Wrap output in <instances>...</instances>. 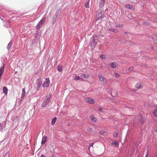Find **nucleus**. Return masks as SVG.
I'll return each instance as SVG.
<instances>
[{
  "instance_id": "1",
  "label": "nucleus",
  "mask_w": 157,
  "mask_h": 157,
  "mask_svg": "<svg viewBox=\"0 0 157 157\" xmlns=\"http://www.w3.org/2000/svg\"><path fill=\"white\" fill-rule=\"evenodd\" d=\"M98 34H93L90 39V47L92 49H94L97 45L98 41Z\"/></svg>"
},
{
  "instance_id": "2",
  "label": "nucleus",
  "mask_w": 157,
  "mask_h": 157,
  "mask_svg": "<svg viewBox=\"0 0 157 157\" xmlns=\"http://www.w3.org/2000/svg\"><path fill=\"white\" fill-rule=\"evenodd\" d=\"M96 21L101 20L104 17V15L102 14V11L99 9L96 12Z\"/></svg>"
},
{
  "instance_id": "3",
  "label": "nucleus",
  "mask_w": 157,
  "mask_h": 157,
  "mask_svg": "<svg viewBox=\"0 0 157 157\" xmlns=\"http://www.w3.org/2000/svg\"><path fill=\"white\" fill-rule=\"evenodd\" d=\"M50 82V81L49 78H46L45 81H44L42 85V86L44 88L48 87L49 86Z\"/></svg>"
},
{
  "instance_id": "4",
  "label": "nucleus",
  "mask_w": 157,
  "mask_h": 157,
  "mask_svg": "<svg viewBox=\"0 0 157 157\" xmlns=\"http://www.w3.org/2000/svg\"><path fill=\"white\" fill-rule=\"evenodd\" d=\"M42 82L41 80V79L40 78H38L36 80V86L37 90L38 91L41 86Z\"/></svg>"
},
{
  "instance_id": "5",
  "label": "nucleus",
  "mask_w": 157,
  "mask_h": 157,
  "mask_svg": "<svg viewBox=\"0 0 157 157\" xmlns=\"http://www.w3.org/2000/svg\"><path fill=\"white\" fill-rule=\"evenodd\" d=\"M143 87V86L142 85V83L140 82L137 83L135 86V88L133 89V91H136L140 88H142Z\"/></svg>"
},
{
  "instance_id": "6",
  "label": "nucleus",
  "mask_w": 157,
  "mask_h": 157,
  "mask_svg": "<svg viewBox=\"0 0 157 157\" xmlns=\"http://www.w3.org/2000/svg\"><path fill=\"white\" fill-rule=\"evenodd\" d=\"M7 122L6 119L3 121L2 123H0V126L1 127V130L2 131L3 130H4L6 128Z\"/></svg>"
},
{
  "instance_id": "7",
  "label": "nucleus",
  "mask_w": 157,
  "mask_h": 157,
  "mask_svg": "<svg viewBox=\"0 0 157 157\" xmlns=\"http://www.w3.org/2000/svg\"><path fill=\"white\" fill-rule=\"evenodd\" d=\"M98 77L100 80L104 84H106L107 83V81L104 76H102L101 75H99Z\"/></svg>"
},
{
  "instance_id": "8",
  "label": "nucleus",
  "mask_w": 157,
  "mask_h": 157,
  "mask_svg": "<svg viewBox=\"0 0 157 157\" xmlns=\"http://www.w3.org/2000/svg\"><path fill=\"white\" fill-rule=\"evenodd\" d=\"M61 10L62 9L61 8H59L57 10L55 13V15L53 16L57 18H59L61 13Z\"/></svg>"
},
{
  "instance_id": "9",
  "label": "nucleus",
  "mask_w": 157,
  "mask_h": 157,
  "mask_svg": "<svg viewBox=\"0 0 157 157\" xmlns=\"http://www.w3.org/2000/svg\"><path fill=\"white\" fill-rule=\"evenodd\" d=\"M85 101L88 103L93 104L95 102V100L91 98H88L86 99Z\"/></svg>"
},
{
  "instance_id": "10",
  "label": "nucleus",
  "mask_w": 157,
  "mask_h": 157,
  "mask_svg": "<svg viewBox=\"0 0 157 157\" xmlns=\"http://www.w3.org/2000/svg\"><path fill=\"white\" fill-rule=\"evenodd\" d=\"M105 0H99V7L100 8H102L105 5Z\"/></svg>"
},
{
  "instance_id": "11",
  "label": "nucleus",
  "mask_w": 157,
  "mask_h": 157,
  "mask_svg": "<svg viewBox=\"0 0 157 157\" xmlns=\"http://www.w3.org/2000/svg\"><path fill=\"white\" fill-rule=\"evenodd\" d=\"M46 19V16H44L42 19L38 23L40 25H42L44 24Z\"/></svg>"
},
{
  "instance_id": "12",
  "label": "nucleus",
  "mask_w": 157,
  "mask_h": 157,
  "mask_svg": "<svg viewBox=\"0 0 157 157\" xmlns=\"http://www.w3.org/2000/svg\"><path fill=\"white\" fill-rule=\"evenodd\" d=\"M117 62L116 61H114L111 63L109 64L110 67L112 68H115L117 66Z\"/></svg>"
},
{
  "instance_id": "13",
  "label": "nucleus",
  "mask_w": 157,
  "mask_h": 157,
  "mask_svg": "<svg viewBox=\"0 0 157 157\" xmlns=\"http://www.w3.org/2000/svg\"><path fill=\"white\" fill-rule=\"evenodd\" d=\"M47 137L46 136H44L43 137L42 141L41 142V144L42 145H44L47 142Z\"/></svg>"
},
{
  "instance_id": "14",
  "label": "nucleus",
  "mask_w": 157,
  "mask_h": 157,
  "mask_svg": "<svg viewBox=\"0 0 157 157\" xmlns=\"http://www.w3.org/2000/svg\"><path fill=\"white\" fill-rule=\"evenodd\" d=\"M90 118L93 122L95 123L97 122V118L93 115H91L90 117Z\"/></svg>"
},
{
  "instance_id": "15",
  "label": "nucleus",
  "mask_w": 157,
  "mask_h": 157,
  "mask_svg": "<svg viewBox=\"0 0 157 157\" xmlns=\"http://www.w3.org/2000/svg\"><path fill=\"white\" fill-rule=\"evenodd\" d=\"M49 102L45 100H44L42 103L41 106L43 107H45L47 106Z\"/></svg>"
},
{
  "instance_id": "16",
  "label": "nucleus",
  "mask_w": 157,
  "mask_h": 157,
  "mask_svg": "<svg viewBox=\"0 0 157 157\" xmlns=\"http://www.w3.org/2000/svg\"><path fill=\"white\" fill-rule=\"evenodd\" d=\"M18 117L17 116H16L13 118H12L11 120L13 124H16L18 119Z\"/></svg>"
},
{
  "instance_id": "17",
  "label": "nucleus",
  "mask_w": 157,
  "mask_h": 157,
  "mask_svg": "<svg viewBox=\"0 0 157 157\" xmlns=\"http://www.w3.org/2000/svg\"><path fill=\"white\" fill-rule=\"evenodd\" d=\"M107 31L109 32H113L114 33H117L118 32V30L117 29L109 28L107 29Z\"/></svg>"
},
{
  "instance_id": "18",
  "label": "nucleus",
  "mask_w": 157,
  "mask_h": 157,
  "mask_svg": "<svg viewBox=\"0 0 157 157\" xmlns=\"http://www.w3.org/2000/svg\"><path fill=\"white\" fill-rule=\"evenodd\" d=\"M51 98L52 95L51 94H49L48 96H47L45 97L44 100L49 102Z\"/></svg>"
},
{
  "instance_id": "19",
  "label": "nucleus",
  "mask_w": 157,
  "mask_h": 157,
  "mask_svg": "<svg viewBox=\"0 0 157 157\" xmlns=\"http://www.w3.org/2000/svg\"><path fill=\"white\" fill-rule=\"evenodd\" d=\"M139 121L142 125L145 122V120L143 118L142 115L140 116V118L139 119Z\"/></svg>"
},
{
  "instance_id": "20",
  "label": "nucleus",
  "mask_w": 157,
  "mask_h": 157,
  "mask_svg": "<svg viewBox=\"0 0 157 157\" xmlns=\"http://www.w3.org/2000/svg\"><path fill=\"white\" fill-rule=\"evenodd\" d=\"M2 90L3 93L5 94H7L8 90L6 87V86H4L2 88Z\"/></svg>"
},
{
  "instance_id": "21",
  "label": "nucleus",
  "mask_w": 157,
  "mask_h": 157,
  "mask_svg": "<svg viewBox=\"0 0 157 157\" xmlns=\"http://www.w3.org/2000/svg\"><path fill=\"white\" fill-rule=\"evenodd\" d=\"M25 94V88H23L22 90V93L21 94V98L23 99L24 97Z\"/></svg>"
},
{
  "instance_id": "22",
  "label": "nucleus",
  "mask_w": 157,
  "mask_h": 157,
  "mask_svg": "<svg viewBox=\"0 0 157 157\" xmlns=\"http://www.w3.org/2000/svg\"><path fill=\"white\" fill-rule=\"evenodd\" d=\"M12 44L13 42L11 41H10L8 44L6 48L8 51L10 49V48L12 47Z\"/></svg>"
},
{
  "instance_id": "23",
  "label": "nucleus",
  "mask_w": 157,
  "mask_h": 157,
  "mask_svg": "<svg viewBox=\"0 0 157 157\" xmlns=\"http://www.w3.org/2000/svg\"><path fill=\"white\" fill-rule=\"evenodd\" d=\"M57 118L56 117H54L53 118L52 120L51 124L52 125H53L55 124Z\"/></svg>"
},
{
  "instance_id": "24",
  "label": "nucleus",
  "mask_w": 157,
  "mask_h": 157,
  "mask_svg": "<svg viewBox=\"0 0 157 157\" xmlns=\"http://www.w3.org/2000/svg\"><path fill=\"white\" fill-rule=\"evenodd\" d=\"M111 144L115 145L116 147H118L119 143L118 141H113L111 143Z\"/></svg>"
},
{
  "instance_id": "25",
  "label": "nucleus",
  "mask_w": 157,
  "mask_h": 157,
  "mask_svg": "<svg viewBox=\"0 0 157 157\" xmlns=\"http://www.w3.org/2000/svg\"><path fill=\"white\" fill-rule=\"evenodd\" d=\"M151 38L154 43L157 44V37L155 36L154 37H152Z\"/></svg>"
},
{
  "instance_id": "26",
  "label": "nucleus",
  "mask_w": 157,
  "mask_h": 157,
  "mask_svg": "<svg viewBox=\"0 0 157 157\" xmlns=\"http://www.w3.org/2000/svg\"><path fill=\"white\" fill-rule=\"evenodd\" d=\"M134 70V69L133 66H131L130 67H129L128 69H127L126 71L130 72L133 71Z\"/></svg>"
},
{
  "instance_id": "27",
  "label": "nucleus",
  "mask_w": 157,
  "mask_h": 157,
  "mask_svg": "<svg viewBox=\"0 0 157 157\" xmlns=\"http://www.w3.org/2000/svg\"><path fill=\"white\" fill-rule=\"evenodd\" d=\"M152 114L154 117H157V109L154 110L152 112Z\"/></svg>"
},
{
  "instance_id": "28",
  "label": "nucleus",
  "mask_w": 157,
  "mask_h": 157,
  "mask_svg": "<svg viewBox=\"0 0 157 157\" xmlns=\"http://www.w3.org/2000/svg\"><path fill=\"white\" fill-rule=\"evenodd\" d=\"M118 136V134L117 132L115 131L113 133V136L115 138H117Z\"/></svg>"
},
{
  "instance_id": "29",
  "label": "nucleus",
  "mask_w": 157,
  "mask_h": 157,
  "mask_svg": "<svg viewBox=\"0 0 157 157\" xmlns=\"http://www.w3.org/2000/svg\"><path fill=\"white\" fill-rule=\"evenodd\" d=\"M57 70L59 72L62 71V66L58 65L57 67Z\"/></svg>"
},
{
  "instance_id": "30",
  "label": "nucleus",
  "mask_w": 157,
  "mask_h": 157,
  "mask_svg": "<svg viewBox=\"0 0 157 157\" xmlns=\"http://www.w3.org/2000/svg\"><path fill=\"white\" fill-rule=\"evenodd\" d=\"M126 7L128 9H131L133 7V6L130 4H127L126 5Z\"/></svg>"
},
{
  "instance_id": "31",
  "label": "nucleus",
  "mask_w": 157,
  "mask_h": 157,
  "mask_svg": "<svg viewBox=\"0 0 157 157\" xmlns=\"http://www.w3.org/2000/svg\"><path fill=\"white\" fill-rule=\"evenodd\" d=\"M100 58L102 59H105L106 58V57L105 55L102 54L100 56Z\"/></svg>"
},
{
  "instance_id": "32",
  "label": "nucleus",
  "mask_w": 157,
  "mask_h": 157,
  "mask_svg": "<svg viewBox=\"0 0 157 157\" xmlns=\"http://www.w3.org/2000/svg\"><path fill=\"white\" fill-rule=\"evenodd\" d=\"M84 78L88 79L89 78V76L86 74H82Z\"/></svg>"
},
{
  "instance_id": "33",
  "label": "nucleus",
  "mask_w": 157,
  "mask_h": 157,
  "mask_svg": "<svg viewBox=\"0 0 157 157\" xmlns=\"http://www.w3.org/2000/svg\"><path fill=\"white\" fill-rule=\"evenodd\" d=\"M87 130L90 133H91L93 131L92 128L89 127H87Z\"/></svg>"
},
{
  "instance_id": "34",
  "label": "nucleus",
  "mask_w": 157,
  "mask_h": 157,
  "mask_svg": "<svg viewBox=\"0 0 157 157\" xmlns=\"http://www.w3.org/2000/svg\"><path fill=\"white\" fill-rule=\"evenodd\" d=\"M89 0L88 2L86 3L84 5L85 7L86 8H89Z\"/></svg>"
},
{
  "instance_id": "35",
  "label": "nucleus",
  "mask_w": 157,
  "mask_h": 157,
  "mask_svg": "<svg viewBox=\"0 0 157 157\" xmlns=\"http://www.w3.org/2000/svg\"><path fill=\"white\" fill-rule=\"evenodd\" d=\"M99 133L102 135H106L107 134V132H106L104 131L103 130H101L100 132Z\"/></svg>"
},
{
  "instance_id": "36",
  "label": "nucleus",
  "mask_w": 157,
  "mask_h": 157,
  "mask_svg": "<svg viewBox=\"0 0 157 157\" xmlns=\"http://www.w3.org/2000/svg\"><path fill=\"white\" fill-rule=\"evenodd\" d=\"M74 79L75 81H78V80H80V78L78 76L76 75L74 77Z\"/></svg>"
},
{
  "instance_id": "37",
  "label": "nucleus",
  "mask_w": 157,
  "mask_h": 157,
  "mask_svg": "<svg viewBox=\"0 0 157 157\" xmlns=\"http://www.w3.org/2000/svg\"><path fill=\"white\" fill-rule=\"evenodd\" d=\"M18 17L17 16H12L11 17V19H12V20H13V21H15L17 20V18Z\"/></svg>"
},
{
  "instance_id": "38",
  "label": "nucleus",
  "mask_w": 157,
  "mask_h": 157,
  "mask_svg": "<svg viewBox=\"0 0 157 157\" xmlns=\"http://www.w3.org/2000/svg\"><path fill=\"white\" fill-rule=\"evenodd\" d=\"M150 24V22L147 21H145L144 23V25H149Z\"/></svg>"
},
{
  "instance_id": "39",
  "label": "nucleus",
  "mask_w": 157,
  "mask_h": 157,
  "mask_svg": "<svg viewBox=\"0 0 157 157\" xmlns=\"http://www.w3.org/2000/svg\"><path fill=\"white\" fill-rule=\"evenodd\" d=\"M123 24H118V25H115V27H118V28H122L123 27Z\"/></svg>"
},
{
  "instance_id": "40",
  "label": "nucleus",
  "mask_w": 157,
  "mask_h": 157,
  "mask_svg": "<svg viewBox=\"0 0 157 157\" xmlns=\"http://www.w3.org/2000/svg\"><path fill=\"white\" fill-rule=\"evenodd\" d=\"M41 26V25L38 23L36 26V28L37 29H39Z\"/></svg>"
},
{
  "instance_id": "41",
  "label": "nucleus",
  "mask_w": 157,
  "mask_h": 157,
  "mask_svg": "<svg viewBox=\"0 0 157 157\" xmlns=\"http://www.w3.org/2000/svg\"><path fill=\"white\" fill-rule=\"evenodd\" d=\"M10 156V153L9 152L6 153L4 157H9Z\"/></svg>"
},
{
  "instance_id": "42",
  "label": "nucleus",
  "mask_w": 157,
  "mask_h": 157,
  "mask_svg": "<svg viewBox=\"0 0 157 157\" xmlns=\"http://www.w3.org/2000/svg\"><path fill=\"white\" fill-rule=\"evenodd\" d=\"M115 77L116 78H119V77L120 75L117 73H115Z\"/></svg>"
},
{
  "instance_id": "43",
  "label": "nucleus",
  "mask_w": 157,
  "mask_h": 157,
  "mask_svg": "<svg viewBox=\"0 0 157 157\" xmlns=\"http://www.w3.org/2000/svg\"><path fill=\"white\" fill-rule=\"evenodd\" d=\"M6 22L7 24V27H10V25L8 24L10 23V21H8Z\"/></svg>"
},
{
  "instance_id": "44",
  "label": "nucleus",
  "mask_w": 157,
  "mask_h": 157,
  "mask_svg": "<svg viewBox=\"0 0 157 157\" xmlns=\"http://www.w3.org/2000/svg\"><path fill=\"white\" fill-rule=\"evenodd\" d=\"M56 21L52 19V24L53 25L55 24L56 23Z\"/></svg>"
},
{
  "instance_id": "45",
  "label": "nucleus",
  "mask_w": 157,
  "mask_h": 157,
  "mask_svg": "<svg viewBox=\"0 0 157 157\" xmlns=\"http://www.w3.org/2000/svg\"><path fill=\"white\" fill-rule=\"evenodd\" d=\"M98 111L100 112H102L103 110L102 108H99L98 109Z\"/></svg>"
},
{
  "instance_id": "46",
  "label": "nucleus",
  "mask_w": 157,
  "mask_h": 157,
  "mask_svg": "<svg viewBox=\"0 0 157 157\" xmlns=\"http://www.w3.org/2000/svg\"><path fill=\"white\" fill-rule=\"evenodd\" d=\"M148 152H149V151H148V150L147 149V154H146V155L145 157H148Z\"/></svg>"
},
{
  "instance_id": "47",
  "label": "nucleus",
  "mask_w": 157,
  "mask_h": 157,
  "mask_svg": "<svg viewBox=\"0 0 157 157\" xmlns=\"http://www.w3.org/2000/svg\"><path fill=\"white\" fill-rule=\"evenodd\" d=\"M94 143H90L89 144V146L90 147H91V146H92L93 147V145L94 144Z\"/></svg>"
},
{
  "instance_id": "48",
  "label": "nucleus",
  "mask_w": 157,
  "mask_h": 157,
  "mask_svg": "<svg viewBox=\"0 0 157 157\" xmlns=\"http://www.w3.org/2000/svg\"><path fill=\"white\" fill-rule=\"evenodd\" d=\"M57 19V18L55 17L54 16H53L52 17V19L55 20L56 21V19Z\"/></svg>"
},
{
  "instance_id": "49",
  "label": "nucleus",
  "mask_w": 157,
  "mask_h": 157,
  "mask_svg": "<svg viewBox=\"0 0 157 157\" xmlns=\"http://www.w3.org/2000/svg\"><path fill=\"white\" fill-rule=\"evenodd\" d=\"M40 157H46L45 156L44 154H42Z\"/></svg>"
},
{
  "instance_id": "50",
  "label": "nucleus",
  "mask_w": 157,
  "mask_h": 157,
  "mask_svg": "<svg viewBox=\"0 0 157 157\" xmlns=\"http://www.w3.org/2000/svg\"><path fill=\"white\" fill-rule=\"evenodd\" d=\"M100 67L101 68H103V64H100Z\"/></svg>"
},
{
  "instance_id": "51",
  "label": "nucleus",
  "mask_w": 157,
  "mask_h": 157,
  "mask_svg": "<svg viewBox=\"0 0 157 157\" xmlns=\"http://www.w3.org/2000/svg\"><path fill=\"white\" fill-rule=\"evenodd\" d=\"M124 34L125 35H127L128 34V33L127 32H124Z\"/></svg>"
},
{
  "instance_id": "52",
  "label": "nucleus",
  "mask_w": 157,
  "mask_h": 157,
  "mask_svg": "<svg viewBox=\"0 0 157 157\" xmlns=\"http://www.w3.org/2000/svg\"><path fill=\"white\" fill-rule=\"evenodd\" d=\"M56 155H54V154H53L52 155V157H56Z\"/></svg>"
},
{
  "instance_id": "53",
  "label": "nucleus",
  "mask_w": 157,
  "mask_h": 157,
  "mask_svg": "<svg viewBox=\"0 0 157 157\" xmlns=\"http://www.w3.org/2000/svg\"><path fill=\"white\" fill-rule=\"evenodd\" d=\"M151 48L152 50H153L154 49V47L153 46H151Z\"/></svg>"
},
{
  "instance_id": "54",
  "label": "nucleus",
  "mask_w": 157,
  "mask_h": 157,
  "mask_svg": "<svg viewBox=\"0 0 157 157\" xmlns=\"http://www.w3.org/2000/svg\"><path fill=\"white\" fill-rule=\"evenodd\" d=\"M79 80H81V81H83V78H80V79Z\"/></svg>"
},
{
  "instance_id": "55",
  "label": "nucleus",
  "mask_w": 157,
  "mask_h": 157,
  "mask_svg": "<svg viewBox=\"0 0 157 157\" xmlns=\"http://www.w3.org/2000/svg\"><path fill=\"white\" fill-rule=\"evenodd\" d=\"M0 19L2 21H3V19L0 16Z\"/></svg>"
},
{
  "instance_id": "56",
  "label": "nucleus",
  "mask_w": 157,
  "mask_h": 157,
  "mask_svg": "<svg viewBox=\"0 0 157 157\" xmlns=\"http://www.w3.org/2000/svg\"><path fill=\"white\" fill-rule=\"evenodd\" d=\"M23 99H21H21H20V102H21L22 101V100Z\"/></svg>"
},
{
  "instance_id": "57",
  "label": "nucleus",
  "mask_w": 157,
  "mask_h": 157,
  "mask_svg": "<svg viewBox=\"0 0 157 157\" xmlns=\"http://www.w3.org/2000/svg\"><path fill=\"white\" fill-rule=\"evenodd\" d=\"M111 96H112V97H114V96H113V95H112V93H111Z\"/></svg>"
},
{
  "instance_id": "58",
  "label": "nucleus",
  "mask_w": 157,
  "mask_h": 157,
  "mask_svg": "<svg viewBox=\"0 0 157 157\" xmlns=\"http://www.w3.org/2000/svg\"><path fill=\"white\" fill-rule=\"evenodd\" d=\"M18 126V124H17V125L16 126V127L17 128V126Z\"/></svg>"
},
{
  "instance_id": "59",
  "label": "nucleus",
  "mask_w": 157,
  "mask_h": 157,
  "mask_svg": "<svg viewBox=\"0 0 157 157\" xmlns=\"http://www.w3.org/2000/svg\"><path fill=\"white\" fill-rule=\"evenodd\" d=\"M156 157H157V155H156Z\"/></svg>"
},
{
  "instance_id": "60",
  "label": "nucleus",
  "mask_w": 157,
  "mask_h": 157,
  "mask_svg": "<svg viewBox=\"0 0 157 157\" xmlns=\"http://www.w3.org/2000/svg\"><path fill=\"white\" fill-rule=\"evenodd\" d=\"M156 157H157V155H156Z\"/></svg>"
}]
</instances>
